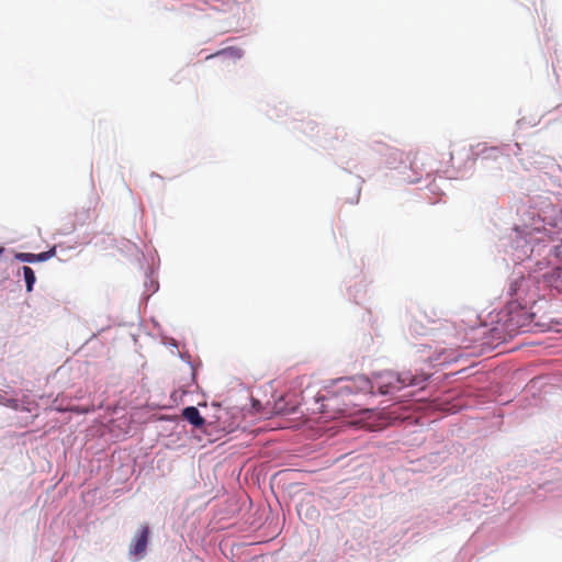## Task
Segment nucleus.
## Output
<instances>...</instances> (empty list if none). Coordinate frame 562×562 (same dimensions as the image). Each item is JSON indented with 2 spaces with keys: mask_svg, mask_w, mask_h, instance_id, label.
Listing matches in <instances>:
<instances>
[{
  "mask_svg": "<svg viewBox=\"0 0 562 562\" xmlns=\"http://www.w3.org/2000/svg\"><path fill=\"white\" fill-rule=\"evenodd\" d=\"M218 55H228L233 58H240L241 57V50L239 48H234V47H228V48H225L221 52H217L215 55H211V57L213 56H218ZM210 58V56L207 57Z\"/></svg>",
  "mask_w": 562,
  "mask_h": 562,
  "instance_id": "obj_7",
  "label": "nucleus"
},
{
  "mask_svg": "<svg viewBox=\"0 0 562 562\" xmlns=\"http://www.w3.org/2000/svg\"><path fill=\"white\" fill-rule=\"evenodd\" d=\"M196 368L187 359L181 357V362L178 363V390L183 394L192 392V387L196 385Z\"/></svg>",
  "mask_w": 562,
  "mask_h": 562,
  "instance_id": "obj_2",
  "label": "nucleus"
},
{
  "mask_svg": "<svg viewBox=\"0 0 562 562\" xmlns=\"http://www.w3.org/2000/svg\"><path fill=\"white\" fill-rule=\"evenodd\" d=\"M221 415L217 417V423H218V428H221L222 430H225L226 429V425L224 423L221 422Z\"/></svg>",
  "mask_w": 562,
  "mask_h": 562,
  "instance_id": "obj_9",
  "label": "nucleus"
},
{
  "mask_svg": "<svg viewBox=\"0 0 562 562\" xmlns=\"http://www.w3.org/2000/svg\"><path fill=\"white\" fill-rule=\"evenodd\" d=\"M344 389H346V390H351V389H352V386L348 384V385H345V386H344Z\"/></svg>",
  "mask_w": 562,
  "mask_h": 562,
  "instance_id": "obj_10",
  "label": "nucleus"
},
{
  "mask_svg": "<svg viewBox=\"0 0 562 562\" xmlns=\"http://www.w3.org/2000/svg\"><path fill=\"white\" fill-rule=\"evenodd\" d=\"M149 535V527L147 525H142L130 544V555L135 557L136 560L144 558Z\"/></svg>",
  "mask_w": 562,
  "mask_h": 562,
  "instance_id": "obj_3",
  "label": "nucleus"
},
{
  "mask_svg": "<svg viewBox=\"0 0 562 562\" xmlns=\"http://www.w3.org/2000/svg\"><path fill=\"white\" fill-rule=\"evenodd\" d=\"M23 276L26 283V291L31 292L33 290V285L35 283V273L32 268L24 266L23 267Z\"/></svg>",
  "mask_w": 562,
  "mask_h": 562,
  "instance_id": "obj_6",
  "label": "nucleus"
},
{
  "mask_svg": "<svg viewBox=\"0 0 562 562\" xmlns=\"http://www.w3.org/2000/svg\"><path fill=\"white\" fill-rule=\"evenodd\" d=\"M364 426H367L371 430H378V429H381L384 426V423H381V424H379L376 426H373L372 424H366Z\"/></svg>",
  "mask_w": 562,
  "mask_h": 562,
  "instance_id": "obj_8",
  "label": "nucleus"
},
{
  "mask_svg": "<svg viewBox=\"0 0 562 562\" xmlns=\"http://www.w3.org/2000/svg\"><path fill=\"white\" fill-rule=\"evenodd\" d=\"M54 254L53 250L44 251L41 254H30V252H19L15 255V258L22 262H35V261H45L52 257Z\"/></svg>",
  "mask_w": 562,
  "mask_h": 562,
  "instance_id": "obj_5",
  "label": "nucleus"
},
{
  "mask_svg": "<svg viewBox=\"0 0 562 562\" xmlns=\"http://www.w3.org/2000/svg\"><path fill=\"white\" fill-rule=\"evenodd\" d=\"M182 417L195 428H202L205 424V419L200 415V412L194 406L186 407L182 411Z\"/></svg>",
  "mask_w": 562,
  "mask_h": 562,
  "instance_id": "obj_4",
  "label": "nucleus"
},
{
  "mask_svg": "<svg viewBox=\"0 0 562 562\" xmlns=\"http://www.w3.org/2000/svg\"><path fill=\"white\" fill-rule=\"evenodd\" d=\"M4 251V249L2 247H0V255Z\"/></svg>",
  "mask_w": 562,
  "mask_h": 562,
  "instance_id": "obj_11",
  "label": "nucleus"
},
{
  "mask_svg": "<svg viewBox=\"0 0 562 562\" xmlns=\"http://www.w3.org/2000/svg\"><path fill=\"white\" fill-rule=\"evenodd\" d=\"M427 379L428 375L426 374L413 375L411 372L396 373L394 371H383L375 373L372 380L360 376L352 383L361 391L376 389L380 394L385 395L400 391L405 386H418L423 389Z\"/></svg>",
  "mask_w": 562,
  "mask_h": 562,
  "instance_id": "obj_1",
  "label": "nucleus"
}]
</instances>
